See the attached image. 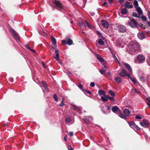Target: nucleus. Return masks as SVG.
<instances>
[{
  "label": "nucleus",
  "instance_id": "nucleus-47",
  "mask_svg": "<svg viewBox=\"0 0 150 150\" xmlns=\"http://www.w3.org/2000/svg\"><path fill=\"white\" fill-rule=\"evenodd\" d=\"M140 80L142 81H144L145 80V78L143 77H140Z\"/></svg>",
  "mask_w": 150,
  "mask_h": 150
},
{
  "label": "nucleus",
  "instance_id": "nucleus-19",
  "mask_svg": "<svg viewBox=\"0 0 150 150\" xmlns=\"http://www.w3.org/2000/svg\"><path fill=\"white\" fill-rule=\"evenodd\" d=\"M115 81L117 83H119L121 82L122 79L120 77H116L115 79Z\"/></svg>",
  "mask_w": 150,
  "mask_h": 150
},
{
  "label": "nucleus",
  "instance_id": "nucleus-53",
  "mask_svg": "<svg viewBox=\"0 0 150 150\" xmlns=\"http://www.w3.org/2000/svg\"><path fill=\"white\" fill-rule=\"evenodd\" d=\"M126 76H127L128 78H129L130 79L132 77L128 73H127Z\"/></svg>",
  "mask_w": 150,
  "mask_h": 150
},
{
  "label": "nucleus",
  "instance_id": "nucleus-63",
  "mask_svg": "<svg viewBox=\"0 0 150 150\" xmlns=\"http://www.w3.org/2000/svg\"><path fill=\"white\" fill-rule=\"evenodd\" d=\"M109 2L110 3L113 0H108Z\"/></svg>",
  "mask_w": 150,
  "mask_h": 150
},
{
  "label": "nucleus",
  "instance_id": "nucleus-32",
  "mask_svg": "<svg viewBox=\"0 0 150 150\" xmlns=\"http://www.w3.org/2000/svg\"><path fill=\"white\" fill-rule=\"evenodd\" d=\"M53 98L54 100L56 101H57L58 100V98L57 96L54 94L53 95Z\"/></svg>",
  "mask_w": 150,
  "mask_h": 150
},
{
  "label": "nucleus",
  "instance_id": "nucleus-9",
  "mask_svg": "<svg viewBox=\"0 0 150 150\" xmlns=\"http://www.w3.org/2000/svg\"><path fill=\"white\" fill-rule=\"evenodd\" d=\"M55 54L56 56L54 57V58L59 63L61 64V62L60 61L59 57V52L57 50H56L55 51Z\"/></svg>",
  "mask_w": 150,
  "mask_h": 150
},
{
  "label": "nucleus",
  "instance_id": "nucleus-22",
  "mask_svg": "<svg viewBox=\"0 0 150 150\" xmlns=\"http://www.w3.org/2000/svg\"><path fill=\"white\" fill-rule=\"evenodd\" d=\"M96 57L98 60L100 62H104V59H103L99 55H96Z\"/></svg>",
  "mask_w": 150,
  "mask_h": 150
},
{
  "label": "nucleus",
  "instance_id": "nucleus-13",
  "mask_svg": "<svg viewBox=\"0 0 150 150\" xmlns=\"http://www.w3.org/2000/svg\"><path fill=\"white\" fill-rule=\"evenodd\" d=\"M124 64L125 68L127 69H128L129 71L130 72L132 73V70L130 65L129 64L127 63H124Z\"/></svg>",
  "mask_w": 150,
  "mask_h": 150
},
{
  "label": "nucleus",
  "instance_id": "nucleus-49",
  "mask_svg": "<svg viewBox=\"0 0 150 150\" xmlns=\"http://www.w3.org/2000/svg\"><path fill=\"white\" fill-rule=\"evenodd\" d=\"M42 84L43 85H45V86H46V82L44 81H42Z\"/></svg>",
  "mask_w": 150,
  "mask_h": 150
},
{
  "label": "nucleus",
  "instance_id": "nucleus-38",
  "mask_svg": "<svg viewBox=\"0 0 150 150\" xmlns=\"http://www.w3.org/2000/svg\"><path fill=\"white\" fill-rule=\"evenodd\" d=\"M112 57H113V58H114V59L116 61H117L118 60L117 58V57H116V56H115V54H114L113 53H112Z\"/></svg>",
  "mask_w": 150,
  "mask_h": 150
},
{
  "label": "nucleus",
  "instance_id": "nucleus-20",
  "mask_svg": "<svg viewBox=\"0 0 150 150\" xmlns=\"http://www.w3.org/2000/svg\"><path fill=\"white\" fill-rule=\"evenodd\" d=\"M123 113L126 116H128L130 115V111L127 109H125L123 111Z\"/></svg>",
  "mask_w": 150,
  "mask_h": 150
},
{
  "label": "nucleus",
  "instance_id": "nucleus-4",
  "mask_svg": "<svg viewBox=\"0 0 150 150\" xmlns=\"http://www.w3.org/2000/svg\"><path fill=\"white\" fill-rule=\"evenodd\" d=\"M71 108L74 110H77L79 113L80 114L82 113V112L81 111V109L79 107L76 106V105L74 104L71 105Z\"/></svg>",
  "mask_w": 150,
  "mask_h": 150
},
{
  "label": "nucleus",
  "instance_id": "nucleus-64",
  "mask_svg": "<svg viewBox=\"0 0 150 150\" xmlns=\"http://www.w3.org/2000/svg\"><path fill=\"white\" fill-rule=\"evenodd\" d=\"M148 24V25L150 26V22H147Z\"/></svg>",
  "mask_w": 150,
  "mask_h": 150
},
{
  "label": "nucleus",
  "instance_id": "nucleus-48",
  "mask_svg": "<svg viewBox=\"0 0 150 150\" xmlns=\"http://www.w3.org/2000/svg\"><path fill=\"white\" fill-rule=\"evenodd\" d=\"M69 134L70 136H72L73 135V133L72 132H70L69 133Z\"/></svg>",
  "mask_w": 150,
  "mask_h": 150
},
{
  "label": "nucleus",
  "instance_id": "nucleus-33",
  "mask_svg": "<svg viewBox=\"0 0 150 150\" xmlns=\"http://www.w3.org/2000/svg\"><path fill=\"white\" fill-rule=\"evenodd\" d=\"M86 23L87 25V26L90 28L92 29V28L93 26L91 25V24L88 23L87 21H86Z\"/></svg>",
  "mask_w": 150,
  "mask_h": 150
},
{
  "label": "nucleus",
  "instance_id": "nucleus-25",
  "mask_svg": "<svg viewBox=\"0 0 150 150\" xmlns=\"http://www.w3.org/2000/svg\"><path fill=\"white\" fill-rule=\"evenodd\" d=\"M98 94L100 96L104 95L105 93L104 91L103 90H99L98 91Z\"/></svg>",
  "mask_w": 150,
  "mask_h": 150
},
{
  "label": "nucleus",
  "instance_id": "nucleus-2",
  "mask_svg": "<svg viewBox=\"0 0 150 150\" xmlns=\"http://www.w3.org/2000/svg\"><path fill=\"white\" fill-rule=\"evenodd\" d=\"M52 3L54 4L56 6L58 7L59 9H62L63 8V6L60 1L58 0H54L52 1Z\"/></svg>",
  "mask_w": 150,
  "mask_h": 150
},
{
  "label": "nucleus",
  "instance_id": "nucleus-17",
  "mask_svg": "<svg viewBox=\"0 0 150 150\" xmlns=\"http://www.w3.org/2000/svg\"><path fill=\"white\" fill-rule=\"evenodd\" d=\"M144 34L142 33H139L138 34V37L140 39H142L144 38Z\"/></svg>",
  "mask_w": 150,
  "mask_h": 150
},
{
  "label": "nucleus",
  "instance_id": "nucleus-57",
  "mask_svg": "<svg viewBox=\"0 0 150 150\" xmlns=\"http://www.w3.org/2000/svg\"><path fill=\"white\" fill-rule=\"evenodd\" d=\"M109 50H110V51L111 52L112 54L113 53H112V51L111 50V49L110 47H109Z\"/></svg>",
  "mask_w": 150,
  "mask_h": 150
},
{
  "label": "nucleus",
  "instance_id": "nucleus-31",
  "mask_svg": "<svg viewBox=\"0 0 150 150\" xmlns=\"http://www.w3.org/2000/svg\"><path fill=\"white\" fill-rule=\"evenodd\" d=\"M98 43L101 45H103L104 44L103 41L101 39H100L98 41Z\"/></svg>",
  "mask_w": 150,
  "mask_h": 150
},
{
  "label": "nucleus",
  "instance_id": "nucleus-24",
  "mask_svg": "<svg viewBox=\"0 0 150 150\" xmlns=\"http://www.w3.org/2000/svg\"><path fill=\"white\" fill-rule=\"evenodd\" d=\"M137 9V11L138 13L140 15H142L143 13V12L142 10H141L140 8L139 7H137V8H136Z\"/></svg>",
  "mask_w": 150,
  "mask_h": 150
},
{
  "label": "nucleus",
  "instance_id": "nucleus-51",
  "mask_svg": "<svg viewBox=\"0 0 150 150\" xmlns=\"http://www.w3.org/2000/svg\"><path fill=\"white\" fill-rule=\"evenodd\" d=\"M68 148L69 150H72V148L71 146H68Z\"/></svg>",
  "mask_w": 150,
  "mask_h": 150
},
{
  "label": "nucleus",
  "instance_id": "nucleus-40",
  "mask_svg": "<svg viewBox=\"0 0 150 150\" xmlns=\"http://www.w3.org/2000/svg\"><path fill=\"white\" fill-rule=\"evenodd\" d=\"M83 91H86L87 93L89 94H91V92L89 91L87 89H85L84 90H83Z\"/></svg>",
  "mask_w": 150,
  "mask_h": 150
},
{
  "label": "nucleus",
  "instance_id": "nucleus-39",
  "mask_svg": "<svg viewBox=\"0 0 150 150\" xmlns=\"http://www.w3.org/2000/svg\"><path fill=\"white\" fill-rule=\"evenodd\" d=\"M132 15L133 17H135L137 18H139V17L137 16V14L135 12L133 13Z\"/></svg>",
  "mask_w": 150,
  "mask_h": 150
},
{
  "label": "nucleus",
  "instance_id": "nucleus-6",
  "mask_svg": "<svg viewBox=\"0 0 150 150\" xmlns=\"http://www.w3.org/2000/svg\"><path fill=\"white\" fill-rule=\"evenodd\" d=\"M129 25L132 27H135L137 24V23L134 19L131 20L128 22Z\"/></svg>",
  "mask_w": 150,
  "mask_h": 150
},
{
  "label": "nucleus",
  "instance_id": "nucleus-35",
  "mask_svg": "<svg viewBox=\"0 0 150 150\" xmlns=\"http://www.w3.org/2000/svg\"><path fill=\"white\" fill-rule=\"evenodd\" d=\"M101 99L103 101H106L108 100V99L107 98H104L103 96L101 97Z\"/></svg>",
  "mask_w": 150,
  "mask_h": 150
},
{
  "label": "nucleus",
  "instance_id": "nucleus-18",
  "mask_svg": "<svg viewBox=\"0 0 150 150\" xmlns=\"http://www.w3.org/2000/svg\"><path fill=\"white\" fill-rule=\"evenodd\" d=\"M112 110L113 112L118 111V112H119V110H120L117 106H114L112 108Z\"/></svg>",
  "mask_w": 150,
  "mask_h": 150
},
{
  "label": "nucleus",
  "instance_id": "nucleus-36",
  "mask_svg": "<svg viewBox=\"0 0 150 150\" xmlns=\"http://www.w3.org/2000/svg\"><path fill=\"white\" fill-rule=\"evenodd\" d=\"M147 62L149 65L150 66V57H149L147 59Z\"/></svg>",
  "mask_w": 150,
  "mask_h": 150
},
{
  "label": "nucleus",
  "instance_id": "nucleus-21",
  "mask_svg": "<svg viewBox=\"0 0 150 150\" xmlns=\"http://www.w3.org/2000/svg\"><path fill=\"white\" fill-rule=\"evenodd\" d=\"M118 113L119 114V115L120 117L124 119H126V116L125 115H124L122 113V112L120 110H119V112H118Z\"/></svg>",
  "mask_w": 150,
  "mask_h": 150
},
{
  "label": "nucleus",
  "instance_id": "nucleus-26",
  "mask_svg": "<svg viewBox=\"0 0 150 150\" xmlns=\"http://www.w3.org/2000/svg\"><path fill=\"white\" fill-rule=\"evenodd\" d=\"M127 13V10L126 8H122L121 11V13L122 14H126Z\"/></svg>",
  "mask_w": 150,
  "mask_h": 150
},
{
  "label": "nucleus",
  "instance_id": "nucleus-12",
  "mask_svg": "<svg viewBox=\"0 0 150 150\" xmlns=\"http://www.w3.org/2000/svg\"><path fill=\"white\" fill-rule=\"evenodd\" d=\"M101 24L103 27L105 28H108V27L109 24L107 21L103 20H101Z\"/></svg>",
  "mask_w": 150,
  "mask_h": 150
},
{
  "label": "nucleus",
  "instance_id": "nucleus-60",
  "mask_svg": "<svg viewBox=\"0 0 150 150\" xmlns=\"http://www.w3.org/2000/svg\"><path fill=\"white\" fill-rule=\"evenodd\" d=\"M42 64L43 65V66L44 67H45V64L43 62H42Z\"/></svg>",
  "mask_w": 150,
  "mask_h": 150
},
{
  "label": "nucleus",
  "instance_id": "nucleus-54",
  "mask_svg": "<svg viewBox=\"0 0 150 150\" xmlns=\"http://www.w3.org/2000/svg\"><path fill=\"white\" fill-rule=\"evenodd\" d=\"M42 35L44 36H46L47 35L44 32H43L42 33Z\"/></svg>",
  "mask_w": 150,
  "mask_h": 150
},
{
  "label": "nucleus",
  "instance_id": "nucleus-29",
  "mask_svg": "<svg viewBox=\"0 0 150 150\" xmlns=\"http://www.w3.org/2000/svg\"><path fill=\"white\" fill-rule=\"evenodd\" d=\"M71 121L70 118L68 117H67L65 119V122L67 123H68L70 122Z\"/></svg>",
  "mask_w": 150,
  "mask_h": 150
},
{
  "label": "nucleus",
  "instance_id": "nucleus-59",
  "mask_svg": "<svg viewBox=\"0 0 150 150\" xmlns=\"http://www.w3.org/2000/svg\"><path fill=\"white\" fill-rule=\"evenodd\" d=\"M30 50L31 51H32V52H35V51L34 50H33V49H30Z\"/></svg>",
  "mask_w": 150,
  "mask_h": 150
},
{
  "label": "nucleus",
  "instance_id": "nucleus-50",
  "mask_svg": "<svg viewBox=\"0 0 150 150\" xmlns=\"http://www.w3.org/2000/svg\"><path fill=\"white\" fill-rule=\"evenodd\" d=\"M78 86L79 88H81V89H82V85L81 84H79L78 85Z\"/></svg>",
  "mask_w": 150,
  "mask_h": 150
},
{
  "label": "nucleus",
  "instance_id": "nucleus-55",
  "mask_svg": "<svg viewBox=\"0 0 150 150\" xmlns=\"http://www.w3.org/2000/svg\"><path fill=\"white\" fill-rule=\"evenodd\" d=\"M67 137V136H65V137H64V140L65 141H67V139H66V137Z\"/></svg>",
  "mask_w": 150,
  "mask_h": 150
},
{
  "label": "nucleus",
  "instance_id": "nucleus-10",
  "mask_svg": "<svg viewBox=\"0 0 150 150\" xmlns=\"http://www.w3.org/2000/svg\"><path fill=\"white\" fill-rule=\"evenodd\" d=\"M140 124L142 127H146L149 125V122L147 120H144L142 122H140Z\"/></svg>",
  "mask_w": 150,
  "mask_h": 150
},
{
  "label": "nucleus",
  "instance_id": "nucleus-11",
  "mask_svg": "<svg viewBox=\"0 0 150 150\" xmlns=\"http://www.w3.org/2000/svg\"><path fill=\"white\" fill-rule=\"evenodd\" d=\"M130 126L132 128H135L138 129H139V127L133 122H128Z\"/></svg>",
  "mask_w": 150,
  "mask_h": 150
},
{
  "label": "nucleus",
  "instance_id": "nucleus-5",
  "mask_svg": "<svg viewBox=\"0 0 150 150\" xmlns=\"http://www.w3.org/2000/svg\"><path fill=\"white\" fill-rule=\"evenodd\" d=\"M62 42L64 44H67L69 45H71L73 43L72 40L69 38H66L65 40H62Z\"/></svg>",
  "mask_w": 150,
  "mask_h": 150
},
{
  "label": "nucleus",
  "instance_id": "nucleus-27",
  "mask_svg": "<svg viewBox=\"0 0 150 150\" xmlns=\"http://www.w3.org/2000/svg\"><path fill=\"white\" fill-rule=\"evenodd\" d=\"M108 92L110 95L112 96H115V93L111 90H108Z\"/></svg>",
  "mask_w": 150,
  "mask_h": 150
},
{
  "label": "nucleus",
  "instance_id": "nucleus-30",
  "mask_svg": "<svg viewBox=\"0 0 150 150\" xmlns=\"http://www.w3.org/2000/svg\"><path fill=\"white\" fill-rule=\"evenodd\" d=\"M64 98H62V100L61 101V103L59 105V106H60L62 107L65 105V104L64 103Z\"/></svg>",
  "mask_w": 150,
  "mask_h": 150
},
{
  "label": "nucleus",
  "instance_id": "nucleus-52",
  "mask_svg": "<svg viewBox=\"0 0 150 150\" xmlns=\"http://www.w3.org/2000/svg\"><path fill=\"white\" fill-rule=\"evenodd\" d=\"M25 47H26L29 50H30V48L28 46V45L26 44L25 45Z\"/></svg>",
  "mask_w": 150,
  "mask_h": 150
},
{
  "label": "nucleus",
  "instance_id": "nucleus-44",
  "mask_svg": "<svg viewBox=\"0 0 150 150\" xmlns=\"http://www.w3.org/2000/svg\"><path fill=\"white\" fill-rule=\"evenodd\" d=\"M42 86L44 88L45 90L47 92L48 91V88L46 86H45V85H43Z\"/></svg>",
  "mask_w": 150,
  "mask_h": 150
},
{
  "label": "nucleus",
  "instance_id": "nucleus-37",
  "mask_svg": "<svg viewBox=\"0 0 150 150\" xmlns=\"http://www.w3.org/2000/svg\"><path fill=\"white\" fill-rule=\"evenodd\" d=\"M135 118L136 119H139V120L142 119L141 117L139 115H136L135 116Z\"/></svg>",
  "mask_w": 150,
  "mask_h": 150
},
{
  "label": "nucleus",
  "instance_id": "nucleus-41",
  "mask_svg": "<svg viewBox=\"0 0 150 150\" xmlns=\"http://www.w3.org/2000/svg\"><path fill=\"white\" fill-rule=\"evenodd\" d=\"M131 80L134 83L136 84L137 83L136 81L133 78L131 77L130 78Z\"/></svg>",
  "mask_w": 150,
  "mask_h": 150
},
{
  "label": "nucleus",
  "instance_id": "nucleus-56",
  "mask_svg": "<svg viewBox=\"0 0 150 150\" xmlns=\"http://www.w3.org/2000/svg\"><path fill=\"white\" fill-rule=\"evenodd\" d=\"M107 4V2H104L103 4V6H105V5H106Z\"/></svg>",
  "mask_w": 150,
  "mask_h": 150
},
{
  "label": "nucleus",
  "instance_id": "nucleus-34",
  "mask_svg": "<svg viewBox=\"0 0 150 150\" xmlns=\"http://www.w3.org/2000/svg\"><path fill=\"white\" fill-rule=\"evenodd\" d=\"M100 72L103 75H104L105 74L106 72L105 71L103 70H100Z\"/></svg>",
  "mask_w": 150,
  "mask_h": 150
},
{
  "label": "nucleus",
  "instance_id": "nucleus-45",
  "mask_svg": "<svg viewBox=\"0 0 150 150\" xmlns=\"http://www.w3.org/2000/svg\"><path fill=\"white\" fill-rule=\"evenodd\" d=\"M90 86L91 87H93L95 86V83L94 82H92L90 83Z\"/></svg>",
  "mask_w": 150,
  "mask_h": 150
},
{
  "label": "nucleus",
  "instance_id": "nucleus-7",
  "mask_svg": "<svg viewBox=\"0 0 150 150\" xmlns=\"http://www.w3.org/2000/svg\"><path fill=\"white\" fill-rule=\"evenodd\" d=\"M145 59V58L144 56L141 54L138 55L137 57V59L139 62L142 63L144 62Z\"/></svg>",
  "mask_w": 150,
  "mask_h": 150
},
{
  "label": "nucleus",
  "instance_id": "nucleus-14",
  "mask_svg": "<svg viewBox=\"0 0 150 150\" xmlns=\"http://www.w3.org/2000/svg\"><path fill=\"white\" fill-rule=\"evenodd\" d=\"M78 24L80 27L83 30H85L86 28V25L82 21L80 23H78Z\"/></svg>",
  "mask_w": 150,
  "mask_h": 150
},
{
  "label": "nucleus",
  "instance_id": "nucleus-62",
  "mask_svg": "<svg viewBox=\"0 0 150 150\" xmlns=\"http://www.w3.org/2000/svg\"><path fill=\"white\" fill-rule=\"evenodd\" d=\"M117 63H118V64H119V65L120 66L121 65V64H120V62L118 60L117 61H116Z\"/></svg>",
  "mask_w": 150,
  "mask_h": 150
},
{
  "label": "nucleus",
  "instance_id": "nucleus-58",
  "mask_svg": "<svg viewBox=\"0 0 150 150\" xmlns=\"http://www.w3.org/2000/svg\"><path fill=\"white\" fill-rule=\"evenodd\" d=\"M147 99L149 103H150V98H147Z\"/></svg>",
  "mask_w": 150,
  "mask_h": 150
},
{
  "label": "nucleus",
  "instance_id": "nucleus-15",
  "mask_svg": "<svg viewBox=\"0 0 150 150\" xmlns=\"http://www.w3.org/2000/svg\"><path fill=\"white\" fill-rule=\"evenodd\" d=\"M130 3L128 2H126L124 4L125 7L128 8H132L133 6L132 5H130Z\"/></svg>",
  "mask_w": 150,
  "mask_h": 150
},
{
  "label": "nucleus",
  "instance_id": "nucleus-61",
  "mask_svg": "<svg viewBox=\"0 0 150 150\" xmlns=\"http://www.w3.org/2000/svg\"><path fill=\"white\" fill-rule=\"evenodd\" d=\"M55 45H54V46L53 45H53H52V47L54 49H56L55 47L54 46Z\"/></svg>",
  "mask_w": 150,
  "mask_h": 150
},
{
  "label": "nucleus",
  "instance_id": "nucleus-23",
  "mask_svg": "<svg viewBox=\"0 0 150 150\" xmlns=\"http://www.w3.org/2000/svg\"><path fill=\"white\" fill-rule=\"evenodd\" d=\"M51 39L52 44L54 45H55L56 44V41L55 38L52 36H51Z\"/></svg>",
  "mask_w": 150,
  "mask_h": 150
},
{
  "label": "nucleus",
  "instance_id": "nucleus-46",
  "mask_svg": "<svg viewBox=\"0 0 150 150\" xmlns=\"http://www.w3.org/2000/svg\"><path fill=\"white\" fill-rule=\"evenodd\" d=\"M132 91L134 92L135 93H138L137 92V90H136V89L135 88H133L132 89Z\"/></svg>",
  "mask_w": 150,
  "mask_h": 150
},
{
  "label": "nucleus",
  "instance_id": "nucleus-16",
  "mask_svg": "<svg viewBox=\"0 0 150 150\" xmlns=\"http://www.w3.org/2000/svg\"><path fill=\"white\" fill-rule=\"evenodd\" d=\"M127 73L125 70L122 69L121 70L120 74L121 76L123 77L126 76Z\"/></svg>",
  "mask_w": 150,
  "mask_h": 150
},
{
  "label": "nucleus",
  "instance_id": "nucleus-8",
  "mask_svg": "<svg viewBox=\"0 0 150 150\" xmlns=\"http://www.w3.org/2000/svg\"><path fill=\"white\" fill-rule=\"evenodd\" d=\"M117 28L122 33L125 32L126 30V28L124 26L122 25H117Z\"/></svg>",
  "mask_w": 150,
  "mask_h": 150
},
{
  "label": "nucleus",
  "instance_id": "nucleus-42",
  "mask_svg": "<svg viewBox=\"0 0 150 150\" xmlns=\"http://www.w3.org/2000/svg\"><path fill=\"white\" fill-rule=\"evenodd\" d=\"M106 98H109V99L110 100H111L112 101H113L114 100V98L113 97H110L109 96L106 97Z\"/></svg>",
  "mask_w": 150,
  "mask_h": 150
},
{
  "label": "nucleus",
  "instance_id": "nucleus-28",
  "mask_svg": "<svg viewBox=\"0 0 150 150\" xmlns=\"http://www.w3.org/2000/svg\"><path fill=\"white\" fill-rule=\"evenodd\" d=\"M134 6L135 7V8H137V6L138 5V2L136 0H134Z\"/></svg>",
  "mask_w": 150,
  "mask_h": 150
},
{
  "label": "nucleus",
  "instance_id": "nucleus-1",
  "mask_svg": "<svg viewBox=\"0 0 150 150\" xmlns=\"http://www.w3.org/2000/svg\"><path fill=\"white\" fill-rule=\"evenodd\" d=\"M127 51L132 54L139 50V44L136 41H132L129 42L127 48Z\"/></svg>",
  "mask_w": 150,
  "mask_h": 150
},
{
  "label": "nucleus",
  "instance_id": "nucleus-3",
  "mask_svg": "<svg viewBox=\"0 0 150 150\" xmlns=\"http://www.w3.org/2000/svg\"><path fill=\"white\" fill-rule=\"evenodd\" d=\"M10 32L11 33L13 37L16 40H19V36L16 31L13 29H12L10 30Z\"/></svg>",
  "mask_w": 150,
  "mask_h": 150
},
{
  "label": "nucleus",
  "instance_id": "nucleus-43",
  "mask_svg": "<svg viewBox=\"0 0 150 150\" xmlns=\"http://www.w3.org/2000/svg\"><path fill=\"white\" fill-rule=\"evenodd\" d=\"M141 18L143 21H146V17L142 16V17Z\"/></svg>",
  "mask_w": 150,
  "mask_h": 150
}]
</instances>
